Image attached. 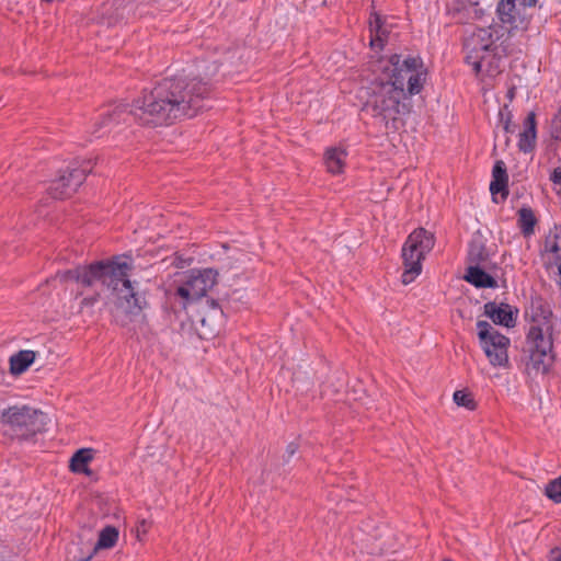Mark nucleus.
<instances>
[{
	"label": "nucleus",
	"mask_w": 561,
	"mask_h": 561,
	"mask_svg": "<svg viewBox=\"0 0 561 561\" xmlns=\"http://www.w3.org/2000/svg\"><path fill=\"white\" fill-rule=\"evenodd\" d=\"M203 68V73L198 76L163 78L151 90L145 89L133 105L119 103L108 106L95 122L92 133L99 138L114 126L129 124L131 121L142 126L157 127L196 116L207 107L210 81L219 67L214 61Z\"/></svg>",
	"instance_id": "1"
},
{
	"label": "nucleus",
	"mask_w": 561,
	"mask_h": 561,
	"mask_svg": "<svg viewBox=\"0 0 561 561\" xmlns=\"http://www.w3.org/2000/svg\"><path fill=\"white\" fill-rule=\"evenodd\" d=\"M130 270L131 265L126 257L116 256L108 262L101 261L89 266L59 271L55 278L62 283L76 282L88 287L100 283L102 286L117 293L121 306L125 302L127 312L136 313L142 309L144 298L135 291L128 278Z\"/></svg>",
	"instance_id": "2"
},
{
	"label": "nucleus",
	"mask_w": 561,
	"mask_h": 561,
	"mask_svg": "<svg viewBox=\"0 0 561 561\" xmlns=\"http://www.w3.org/2000/svg\"><path fill=\"white\" fill-rule=\"evenodd\" d=\"M367 100L364 108L373 117L385 123L386 128L398 129L401 117L410 112L404 89H397L393 84L385 82L383 78H376L367 88Z\"/></svg>",
	"instance_id": "3"
},
{
	"label": "nucleus",
	"mask_w": 561,
	"mask_h": 561,
	"mask_svg": "<svg viewBox=\"0 0 561 561\" xmlns=\"http://www.w3.org/2000/svg\"><path fill=\"white\" fill-rule=\"evenodd\" d=\"M380 69L385 82L397 89H404L408 98L423 89L426 70L420 57L409 56L402 59L401 55L393 54L388 60L380 61Z\"/></svg>",
	"instance_id": "4"
},
{
	"label": "nucleus",
	"mask_w": 561,
	"mask_h": 561,
	"mask_svg": "<svg viewBox=\"0 0 561 561\" xmlns=\"http://www.w3.org/2000/svg\"><path fill=\"white\" fill-rule=\"evenodd\" d=\"M435 239L433 233L424 228L415 229L410 233L402 248L404 271L401 280L404 285L412 283L422 272V261L433 249Z\"/></svg>",
	"instance_id": "5"
},
{
	"label": "nucleus",
	"mask_w": 561,
	"mask_h": 561,
	"mask_svg": "<svg viewBox=\"0 0 561 561\" xmlns=\"http://www.w3.org/2000/svg\"><path fill=\"white\" fill-rule=\"evenodd\" d=\"M551 335H546L538 325H531L527 334L528 359L526 362V371L528 375H545L551 367L554 355L552 353Z\"/></svg>",
	"instance_id": "6"
},
{
	"label": "nucleus",
	"mask_w": 561,
	"mask_h": 561,
	"mask_svg": "<svg viewBox=\"0 0 561 561\" xmlns=\"http://www.w3.org/2000/svg\"><path fill=\"white\" fill-rule=\"evenodd\" d=\"M0 422L16 435L28 438L45 430L47 415L27 405L11 407L1 413Z\"/></svg>",
	"instance_id": "7"
},
{
	"label": "nucleus",
	"mask_w": 561,
	"mask_h": 561,
	"mask_svg": "<svg viewBox=\"0 0 561 561\" xmlns=\"http://www.w3.org/2000/svg\"><path fill=\"white\" fill-rule=\"evenodd\" d=\"M480 345L492 366H506L510 339L501 334L488 321L477 322Z\"/></svg>",
	"instance_id": "8"
},
{
	"label": "nucleus",
	"mask_w": 561,
	"mask_h": 561,
	"mask_svg": "<svg viewBox=\"0 0 561 561\" xmlns=\"http://www.w3.org/2000/svg\"><path fill=\"white\" fill-rule=\"evenodd\" d=\"M218 272L214 268L192 270L176 288L175 295L185 302L199 299L217 283Z\"/></svg>",
	"instance_id": "9"
},
{
	"label": "nucleus",
	"mask_w": 561,
	"mask_h": 561,
	"mask_svg": "<svg viewBox=\"0 0 561 561\" xmlns=\"http://www.w3.org/2000/svg\"><path fill=\"white\" fill-rule=\"evenodd\" d=\"M91 171V160L85 161L81 167H68L58 179L50 183L49 195L55 199L69 197L84 182L87 174Z\"/></svg>",
	"instance_id": "10"
},
{
	"label": "nucleus",
	"mask_w": 561,
	"mask_h": 561,
	"mask_svg": "<svg viewBox=\"0 0 561 561\" xmlns=\"http://www.w3.org/2000/svg\"><path fill=\"white\" fill-rule=\"evenodd\" d=\"M225 311L215 299H207L206 305L196 319L193 320L195 330L201 339L215 337L225 323Z\"/></svg>",
	"instance_id": "11"
},
{
	"label": "nucleus",
	"mask_w": 561,
	"mask_h": 561,
	"mask_svg": "<svg viewBox=\"0 0 561 561\" xmlns=\"http://www.w3.org/2000/svg\"><path fill=\"white\" fill-rule=\"evenodd\" d=\"M492 45V34L486 28H477L470 37L466 38L463 43L467 54L466 61L477 73L481 70L482 62Z\"/></svg>",
	"instance_id": "12"
},
{
	"label": "nucleus",
	"mask_w": 561,
	"mask_h": 561,
	"mask_svg": "<svg viewBox=\"0 0 561 561\" xmlns=\"http://www.w3.org/2000/svg\"><path fill=\"white\" fill-rule=\"evenodd\" d=\"M541 255L547 264L554 265L561 279V225L549 229L543 240Z\"/></svg>",
	"instance_id": "13"
},
{
	"label": "nucleus",
	"mask_w": 561,
	"mask_h": 561,
	"mask_svg": "<svg viewBox=\"0 0 561 561\" xmlns=\"http://www.w3.org/2000/svg\"><path fill=\"white\" fill-rule=\"evenodd\" d=\"M496 14L501 23L510 30L526 27L525 20L517 16L516 0H500L496 5Z\"/></svg>",
	"instance_id": "14"
},
{
	"label": "nucleus",
	"mask_w": 561,
	"mask_h": 561,
	"mask_svg": "<svg viewBox=\"0 0 561 561\" xmlns=\"http://www.w3.org/2000/svg\"><path fill=\"white\" fill-rule=\"evenodd\" d=\"M484 314L495 324L504 325L506 328L514 327L516 322L512 308L507 304L497 305L494 301H489L484 305Z\"/></svg>",
	"instance_id": "15"
},
{
	"label": "nucleus",
	"mask_w": 561,
	"mask_h": 561,
	"mask_svg": "<svg viewBox=\"0 0 561 561\" xmlns=\"http://www.w3.org/2000/svg\"><path fill=\"white\" fill-rule=\"evenodd\" d=\"M536 115L534 112H529L524 119V129L518 139V149L524 153L531 152L536 147Z\"/></svg>",
	"instance_id": "16"
},
{
	"label": "nucleus",
	"mask_w": 561,
	"mask_h": 561,
	"mask_svg": "<svg viewBox=\"0 0 561 561\" xmlns=\"http://www.w3.org/2000/svg\"><path fill=\"white\" fill-rule=\"evenodd\" d=\"M483 267L484 265H469L465 279L477 288H496L497 282Z\"/></svg>",
	"instance_id": "17"
},
{
	"label": "nucleus",
	"mask_w": 561,
	"mask_h": 561,
	"mask_svg": "<svg viewBox=\"0 0 561 561\" xmlns=\"http://www.w3.org/2000/svg\"><path fill=\"white\" fill-rule=\"evenodd\" d=\"M489 260V252L482 236L476 234L472 237L468 249L469 265H485Z\"/></svg>",
	"instance_id": "18"
},
{
	"label": "nucleus",
	"mask_w": 561,
	"mask_h": 561,
	"mask_svg": "<svg viewBox=\"0 0 561 561\" xmlns=\"http://www.w3.org/2000/svg\"><path fill=\"white\" fill-rule=\"evenodd\" d=\"M537 224L538 219L529 206L524 205L517 210V226L524 238H530L535 233Z\"/></svg>",
	"instance_id": "19"
},
{
	"label": "nucleus",
	"mask_w": 561,
	"mask_h": 561,
	"mask_svg": "<svg viewBox=\"0 0 561 561\" xmlns=\"http://www.w3.org/2000/svg\"><path fill=\"white\" fill-rule=\"evenodd\" d=\"M35 352L33 351H20L10 357V371L13 375H20L24 373L35 360Z\"/></svg>",
	"instance_id": "20"
},
{
	"label": "nucleus",
	"mask_w": 561,
	"mask_h": 561,
	"mask_svg": "<svg viewBox=\"0 0 561 561\" xmlns=\"http://www.w3.org/2000/svg\"><path fill=\"white\" fill-rule=\"evenodd\" d=\"M93 459V450L91 448H81L77 450L70 459V470L76 473L90 474L88 463Z\"/></svg>",
	"instance_id": "21"
},
{
	"label": "nucleus",
	"mask_w": 561,
	"mask_h": 561,
	"mask_svg": "<svg viewBox=\"0 0 561 561\" xmlns=\"http://www.w3.org/2000/svg\"><path fill=\"white\" fill-rule=\"evenodd\" d=\"M346 152L341 148H330L324 153V163L327 170L332 174H339L343 171Z\"/></svg>",
	"instance_id": "22"
},
{
	"label": "nucleus",
	"mask_w": 561,
	"mask_h": 561,
	"mask_svg": "<svg viewBox=\"0 0 561 561\" xmlns=\"http://www.w3.org/2000/svg\"><path fill=\"white\" fill-rule=\"evenodd\" d=\"M118 540V530L114 526H106L100 531L99 539L93 547V552L100 549H110L116 545Z\"/></svg>",
	"instance_id": "23"
},
{
	"label": "nucleus",
	"mask_w": 561,
	"mask_h": 561,
	"mask_svg": "<svg viewBox=\"0 0 561 561\" xmlns=\"http://www.w3.org/2000/svg\"><path fill=\"white\" fill-rule=\"evenodd\" d=\"M245 298V293L241 289H236L232 291L231 295H229L225 300L222 305H219V307L224 308V311L226 310H234L238 311L240 309L239 304L243 305V299Z\"/></svg>",
	"instance_id": "24"
},
{
	"label": "nucleus",
	"mask_w": 561,
	"mask_h": 561,
	"mask_svg": "<svg viewBox=\"0 0 561 561\" xmlns=\"http://www.w3.org/2000/svg\"><path fill=\"white\" fill-rule=\"evenodd\" d=\"M383 26L381 16L374 13L369 21V32H370V45L375 46L377 42L381 43L380 31Z\"/></svg>",
	"instance_id": "25"
},
{
	"label": "nucleus",
	"mask_w": 561,
	"mask_h": 561,
	"mask_svg": "<svg viewBox=\"0 0 561 561\" xmlns=\"http://www.w3.org/2000/svg\"><path fill=\"white\" fill-rule=\"evenodd\" d=\"M512 118L513 114L508 105H504L499 112V119L505 134H513L515 131V125L512 123Z\"/></svg>",
	"instance_id": "26"
},
{
	"label": "nucleus",
	"mask_w": 561,
	"mask_h": 561,
	"mask_svg": "<svg viewBox=\"0 0 561 561\" xmlns=\"http://www.w3.org/2000/svg\"><path fill=\"white\" fill-rule=\"evenodd\" d=\"M545 494L554 503H561V476L546 485Z\"/></svg>",
	"instance_id": "27"
},
{
	"label": "nucleus",
	"mask_w": 561,
	"mask_h": 561,
	"mask_svg": "<svg viewBox=\"0 0 561 561\" xmlns=\"http://www.w3.org/2000/svg\"><path fill=\"white\" fill-rule=\"evenodd\" d=\"M454 401L459 407H465L468 410H474L476 409V402L473 400V397L471 393L465 391V390H457L454 393Z\"/></svg>",
	"instance_id": "28"
},
{
	"label": "nucleus",
	"mask_w": 561,
	"mask_h": 561,
	"mask_svg": "<svg viewBox=\"0 0 561 561\" xmlns=\"http://www.w3.org/2000/svg\"><path fill=\"white\" fill-rule=\"evenodd\" d=\"M550 135L554 140L561 141V107L552 118Z\"/></svg>",
	"instance_id": "29"
},
{
	"label": "nucleus",
	"mask_w": 561,
	"mask_h": 561,
	"mask_svg": "<svg viewBox=\"0 0 561 561\" xmlns=\"http://www.w3.org/2000/svg\"><path fill=\"white\" fill-rule=\"evenodd\" d=\"M507 182L508 181H504V180H492V182L490 184V191H491L492 195L494 196L497 193H502L503 197H506L508 194Z\"/></svg>",
	"instance_id": "30"
},
{
	"label": "nucleus",
	"mask_w": 561,
	"mask_h": 561,
	"mask_svg": "<svg viewBox=\"0 0 561 561\" xmlns=\"http://www.w3.org/2000/svg\"><path fill=\"white\" fill-rule=\"evenodd\" d=\"M493 180L508 181L506 168L503 161H496L492 170Z\"/></svg>",
	"instance_id": "31"
},
{
	"label": "nucleus",
	"mask_w": 561,
	"mask_h": 561,
	"mask_svg": "<svg viewBox=\"0 0 561 561\" xmlns=\"http://www.w3.org/2000/svg\"><path fill=\"white\" fill-rule=\"evenodd\" d=\"M550 181L557 188V194L561 195V168H556L550 174Z\"/></svg>",
	"instance_id": "32"
},
{
	"label": "nucleus",
	"mask_w": 561,
	"mask_h": 561,
	"mask_svg": "<svg viewBox=\"0 0 561 561\" xmlns=\"http://www.w3.org/2000/svg\"><path fill=\"white\" fill-rule=\"evenodd\" d=\"M99 300V295H93L91 297H84L80 302V309L83 310L85 308L92 309L94 305Z\"/></svg>",
	"instance_id": "33"
},
{
	"label": "nucleus",
	"mask_w": 561,
	"mask_h": 561,
	"mask_svg": "<svg viewBox=\"0 0 561 561\" xmlns=\"http://www.w3.org/2000/svg\"><path fill=\"white\" fill-rule=\"evenodd\" d=\"M298 445L294 442L289 443L286 447V454L284 455L285 461H288L297 451Z\"/></svg>",
	"instance_id": "34"
},
{
	"label": "nucleus",
	"mask_w": 561,
	"mask_h": 561,
	"mask_svg": "<svg viewBox=\"0 0 561 561\" xmlns=\"http://www.w3.org/2000/svg\"><path fill=\"white\" fill-rule=\"evenodd\" d=\"M549 561H561V550L554 548L550 551Z\"/></svg>",
	"instance_id": "35"
},
{
	"label": "nucleus",
	"mask_w": 561,
	"mask_h": 561,
	"mask_svg": "<svg viewBox=\"0 0 561 561\" xmlns=\"http://www.w3.org/2000/svg\"><path fill=\"white\" fill-rule=\"evenodd\" d=\"M380 35H381V43L377 42V44L374 47H382L383 46V42L387 37V31L385 30L383 26L381 27Z\"/></svg>",
	"instance_id": "36"
},
{
	"label": "nucleus",
	"mask_w": 561,
	"mask_h": 561,
	"mask_svg": "<svg viewBox=\"0 0 561 561\" xmlns=\"http://www.w3.org/2000/svg\"><path fill=\"white\" fill-rule=\"evenodd\" d=\"M538 0H520V5L523 7H528V8H531V7H535L536 3H537Z\"/></svg>",
	"instance_id": "37"
},
{
	"label": "nucleus",
	"mask_w": 561,
	"mask_h": 561,
	"mask_svg": "<svg viewBox=\"0 0 561 561\" xmlns=\"http://www.w3.org/2000/svg\"><path fill=\"white\" fill-rule=\"evenodd\" d=\"M138 531H142L144 534L147 533V522L146 520H141L139 526H138Z\"/></svg>",
	"instance_id": "38"
},
{
	"label": "nucleus",
	"mask_w": 561,
	"mask_h": 561,
	"mask_svg": "<svg viewBox=\"0 0 561 561\" xmlns=\"http://www.w3.org/2000/svg\"><path fill=\"white\" fill-rule=\"evenodd\" d=\"M444 561H451V560H444Z\"/></svg>",
	"instance_id": "39"
}]
</instances>
